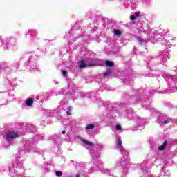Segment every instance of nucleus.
<instances>
[{
  "label": "nucleus",
  "mask_w": 177,
  "mask_h": 177,
  "mask_svg": "<svg viewBox=\"0 0 177 177\" xmlns=\"http://www.w3.org/2000/svg\"><path fill=\"white\" fill-rule=\"evenodd\" d=\"M16 138H19V133L15 131H10L7 133V139H16Z\"/></svg>",
  "instance_id": "obj_1"
},
{
  "label": "nucleus",
  "mask_w": 177,
  "mask_h": 177,
  "mask_svg": "<svg viewBox=\"0 0 177 177\" xmlns=\"http://www.w3.org/2000/svg\"><path fill=\"white\" fill-rule=\"evenodd\" d=\"M78 139H80L82 143L87 145L89 147H93V142H89L88 140L84 139L82 137H79Z\"/></svg>",
  "instance_id": "obj_2"
},
{
  "label": "nucleus",
  "mask_w": 177,
  "mask_h": 177,
  "mask_svg": "<svg viewBox=\"0 0 177 177\" xmlns=\"http://www.w3.org/2000/svg\"><path fill=\"white\" fill-rule=\"evenodd\" d=\"M168 145V141L165 140L162 144V145L159 146L158 147V150H160V151H162V150H165V147H167Z\"/></svg>",
  "instance_id": "obj_3"
},
{
  "label": "nucleus",
  "mask_w": 177,
  "mask_h": 177,
  "mask_svg": "<svg viewBox=\"0 0 177 177\" xmlns=\"http://www.w3.org/2000/svg\"><path fill=\"white\" fill-rule=\"evenodd\" d=\"M26 104L28 107H31V106H32V104H34V99L29 98V99L26 100Z\"/></svg>",
  "instance_id": "obj_4"
},
{
  "label": "nucleus",
  "mask_w": 177,
  "mask_h": 177,
  "mask_svg": "<svg viewBox=\"0 0 177 177\" xmlns=\"http://www.w3.org/2000/svg\"><path fill=\"white\" fill-rule=\"evenodd\" d=\"M79 63H80V65H79L80 68H85V67H86V64H85V61H84L83 59L79 62Z\"/></svg>",
  "instance_id": "obj_5"
},
{
  "label": "nucleus",
  "mask_w": 177,
  "mask_h": 177,
  "mask_svg": "<svg viewBox=\"0 0 177 177\" xmlns=\"http://www.w3.org/2000/svg\"><path fill=\"white\" fill-rule=\"evenodd\" d=\"M113 73V69H108L105 73H103L104 77H109Z\"/></svg>",
  "instance_id": "obj_6"
},
{
  "label": "nucleus",
  "mask_w": 177,
  "mask_h": 177,
  "mask_svg": "<svg viewBox=\"0 0 177 177\" xmlns=\"http://www.w3.org/2000/svg\"><path fill=\"white\" fill-rule=\"evenodd\" d=\"M105 64L107 67H113V66H114V63L109 60L105 61Z\"/></svg>",
  "instance_id": "obj_7"
},
{
  "label": "nucleus",
  "mask_w": 177,
  "mask_h": 177,
  "mask_svg": "<svg viewBox=\"0 0 177 177\" xmlns=\"http://www.w3.org/2000/svg\"><path fill=\"white\" fill-rule=\"evenodd\" d=\"M93 128H95V125L89 124L86 125V129H93Z\"/></svg>",
  "instance_id": "obj_8"
},
{
  "label": "nucleus",
  "mask_w": 177,
  "mask_h": 177,
  "mask_svg": "<svg viewBox=\"0 0 177 177\" xmlns=\"http://www.w3.org/2000/svg\"><path fill=\"white\" fill-rule=\"evenodd\" d=\"M114 34H115V35H121L122 34V32H121L120 31V30H114Z\"/></svg>",
  "instance_id": "obj_9"
},
{
  "label": "nucleus",
  "mask_w": 177,
  "mask_h": 177,
  "mask_svg": "<svg viewBox=\"0 0 177 177\" xmlns=\"http://www.w3.org/2000/svg\"><path fill=\"white\" fill-rule=\"evenodd\" d=\"M117 146H118V147H121V146H122V142H121V140H117Z\"/></svg>",
  "instance_id": "obj_10"
},
{
  "label": "nucleus",
  "mask_w": 177,
  "mask_h": 177,
  "mask_svg": "<svg viewBox=\"0 0 177 177\" xmlns=\"http://www.w3.org/2000/svg\"><path fill=\"white\" fill-rule=\"evenodd\" d=\"M55 174H56L58 177H62V175H63V173H62V171H57L55 172Z\"/></svg>",
  "instance_id": "obj_11"
},
{
  "label": "nucleus",
  "mask_w": 177,
  "mask_h": 177,
  "mask_svg": "<svg viewBox=\"0 0 177 177\" xmlns=\"http://www.w3.org/2000/svg\"><path fill=\"white\" fill-rule=\"evenodd\" d=\"M66 114L68 115H71V107H70V106L68 107V111L66 112Z\"/></svg>",
  "instance_id": "obj_12"
},
{
  "label": "nucleus",
  "mask_w": 177,
  "mask_h": 177,
  "mask_svg": "<svg viewBox=\"0 0 177 177\" xmlns=\"http://www.w3.org/2000/svg\"><path fill=\"white\" fill-rule=\"evenodd\" d=\"M138 42H140V44L145 43V39H143L142 37H138Z\"/></svg>",
  "instance_id": "obj_13"
},
{
  "label": "nucleus",
  "mask_w": 177,
  "mask_h": 177,
  "mask_svg": "<svg viewBox=\"0 0 177 177\" xmlns=\"http://www.w3.org/2000/svg\"><path fill=\"white\" fill-rule=\"evenodd\" d=\"M115 128H116L117 131H121V129H122L121 125H120V124H117Z\"/></svg>",
  "instance_id": "obj_14"
},
{
  "label": "nucleus",
  "mask_w": 177,
  "mask_h": 177,
  "mask_svg": "<svg viewBox=\"0 0 177 177\" xmlns=\"http://www.w3.org/2000/svg\"><path fill=\"white\" fill-rule=\"evenodd\" d=\"M130 20H136V15H131L130 17Z\"/></svg>",
  "instance_id": "obj_15"
},
{
  "label": "nucleus",
  "mask_w": 177,
  "mask_h": 177,
  "mask_svg": "<svg viewBox=\"0 0 177 177\" xmlns=\"http://www.w3.org/2000/svg\"><path fill=\"white\" fill-rule=\"evenodd\" d=\"M62 73L64 77H66L67 75V71H62Z\"/></svg>",
  "instance_id": "obj_16"
},
{
  "label": "nucleus",
  "mask_w": 177,
  "mask_h": 177,
  "mask_svg": "<svg viewBox=\"0 0 177 177\" xmlns=\"http://www.w3.org/2000/svg\"><path fill=\"white\" fill-rule=\"evenodd\" d=\"M135 16H136V17H139V16H141V15H140V12H136V13H135Z\"/></svg>",
  "instance_id": "obj_17"
},
{
  "label": "nucleus",
  "mask_w": 177,
  "mask_h": 177,
  "mask_svg": "<svg viewBox=\"0 0 177 177\" xmlns=\"http://www.w3.org/2000/svg\"><path fill=\"white\" fill-rule=\"evenodd\" d=\"M163 124H169V121H168V120H165V121L163 122Z\"/></svg>",
  "instance_id": "obj_18"
},
{
  "label": "nucleus",
  "mask_w": 177,
  "mask_h": 177,
  "mask_svg": "<svg viewBox=\"0 0 177 177\" xmlns=\"http://www.w3.org/2000/svg\"><path fill=\"white\" fill-rule=\"evenodd\" d=\"M62 133L63 135H66V131H64V130L62 131Z\"/></svg>",
  "instance_id": "obj_19"
},
{
  "label": "nucleus",
  "mask_w": 177,
  "mask_h": 177,
  "mask_svg": "<svg viewBox=\"0 0 177 177\" xmlns=\"http://www.w3.org/2000/svg\"><path fill=\"white\" fill-rule=\"evenodd\" d=\"M81 176H80V174H77V175H76V176L75 177H80Z\"/></svg>",
  "instance_id": "obj_20"
},
{
  "label": "nucleus",
  "mask_w": 177,
  "mask_h": 177,
  "mask_svg": "<svg viewBox=\"0 0 177 177\" xmlns=\"http://www.w3.org/2000/svg\"><path fill=\"white\" fill-rule=\"evenodd\" d=\"M91 66H93V64H91Z\"/></svg>",
  "instance_id": "obj_21"
}]
</instances>
